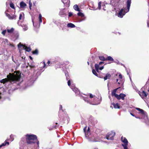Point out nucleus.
Listing matches in <instances>:
<instances>
[{
	"instance_id": "15",
	"label": "nucleus",
	"mask_w": 149,
	"mask_h": 149,
	"mask_svg": "<svg viewBox=\"0 0 149 149\" xmlns=\"http://www.w3.org/2000/svg\"><path fill=\"white\" fill-rule=\"evenodd\" d=\"M26 6V4L23 1L21 2L20 3V6L21 8H24Z\"/></svg>"
},
{
	"instance_id": "43",
	"label": "nucleus",
	"mask_w": 149,
	"mask_h": 149,
	"mask_svg": "<svg viewBox=\"0 0 149 149\" xmlns=\"http://www.w3.org/2000/svg\"><path fill=\"white\" fill-rule=\"evenodd\" d=\"M132 86L133 89H135L136 91H137L138 90L136 87L135 86H134L133 85H132Z\"/></svg>"
},
{
	"instance_id": "38",
	"label": "nucleus",
	"mask_w": 149,
	"mask_h": 149,
	"mask_svg": "<svg viewBox=\"0 0 149 149\" xmlns=\"http://www.w3.org/2000/svg\"><path fill=\"white\" fill-rule=\"evenodd\" d=\"M13 137H14V135L13 134H11L10 136V138L11 141H13L14 139Z\"/></svg>"
},
{
	"instance_id": "13",
	"label": "nucleus",
	"mask_w": 149,
	"mask_h": 149,
	"mask_svg": "<svg viewBox=\"0 0 149 149\" xmlns=\"http://www.w3.org/2000/svg\"><path fill=\"white\" fill-rule=\"evenodd\" d=\"M118 88H117L114 89L111 92V95L112 96H114L116 98H117V97L118 96V95L116 93V92Z\"/></svg>"
},
{
	"instance_id": "23",
	"label": "nucleus",
	"mask_w": 149,
	"mask_h": 149,
	"mask_svg": "<svg viewBox=\"0 0 149 149\" xmlns=\"http://www.w3.org/2000/svg\"><path fill=\"white\" fill-rule=\"evenodd\" d=\"M113 107H114L115 108V109H120V106H119V104L118 103H117L116 104H115L114 103H113L112 104Z\"/></svg>"
},
{
	"instance_id": "63",
	"label": "nucleus",
	"mask_w": 149,
	"mask_h": 149,
	"mask_svg": "<svg viewBox=\"0 0 149 149\" xmlns=\"http://www.w3.org/2000/svg\"><path fill=\"white\" fill-rule=\"evenodd\" d=\"M54 128H56V126H54Z\"/></svg>"
},
{
	"instance_id": "30",
	"label": "nucleus",
	"mask_w": 149,
	"mask_h": 149,
	"mask_svg": "<svg viewBox=\"0 0 149 149\" xmlns=\"http://www.w3.org/2000/svg\"><path fill=\"white\" fill-rule=\"evenodd\" d=\"M77 15L79 16H81V17H84V14L82 13H81V12H79L78 13H77Z\"/></svg>"
},
{
	"instance_id": "12",
	"label": "nucleus",
	"mask_w": 149,
	"mask_h": 149,
	"mask_svg": "<svg viewBox=\"0 0 149 149\" xmlns=\"http://www.w3.org/2000/svg\"><path fill=\"white\" fill-rule=\"evenodd\" d=\"M104 63L103 62H100L99 64H95V67L96 71L97 72H99L98 70L99 68V66L100 65H102Z\"/></svg>"
},
{
	"instance_id": "45",
	"label": "nucleus",
	"mask_w": 149,
	"mask_h": 149,
	"mask_svg": "<svg viewBox=\"0 0 149 149\" xmlns=\"http://www.w3.org/2000/svg\"><path fill=\"white\" fill-rule=\"evenodd\" d=\"M104 68V66H102L101 67H100L99 66V69L100 70H102Z\"/></svg>"
},
{
	"instance_id": "57",
	"label": "nucleus",
	"mask_w": 149,
	"mask_h": 149,
	"mask_svg": "<svg viewBox=\"0 0 149 149\" xmlns=\"http://www.w3.org/2000/svg\"><path fill=\"white\" fill-rule=\"evenodd\" d=\"M32 22H33V25L34 26H35V25H34V22H33V20H32Z\"/></svg>"
},
{
	"instance_id": "62",
	"label": "nucleus",
	"mask_w": 149,
	"mask_h": 149,
	"mask_svg": "<svg viewBox=\"0 0 149 149\" xmlns=\"http://www.w3.org/2000/svg\"><path fill=\"white\" fill-rule=\"evenodd\" d=\"M118 84H120V82H119L118 83Z\"/></svg>"
},
{
	"instance_id": "16",
	"label": "nucleus",
	"mask_w": 149,
	"mask_h": 149,
	"mask_svg": "<svg viewBox=\"0 0 149 149\" xmlns=\"http://www.w3.org/2000/svg\"><path fill=\"white\" fill-rule=\"evenodd\" d=\"M60 59H59L57 61L56 60H54L53 61H52L51 63H50V62L48 60L47 62V63L48 64V65H49V64L50 63L51 64L49 65H53L54 64L56 63L57 62H58V61H60Z\"/></svg>"
},
{
	"instance_id": "3",
	"label": "nucleus",
	"mask_w": 149,
	"mask_h": 149,
	"mask_svg": "<svg viewBox=\"0 0 149 149\" xmlns=\"http://www.w3.org/2000/svg\"><path fill=\"white\" fill-rule=\"evenodd\" d=\"M25 138L27 144L32 145L36 143L38 148L39 147V141L36 135L31 134H27L25 135Z\"/></svg>"
},
{
	"instance_id": "22",
	"label": "nucleus",
	"mask_w": 149,
	"mask_h": 149,
	"mask_svg": "<svg viewBox=\"0 0 149 149\" xmlns=\"http://www.w3.org/2000/svg\"><path fill=\"white\" fill-rule=\"evenodd\" d=\"M111 75L110 74L107 73L106 74V76L104 77V80H106L107 79H109L111 77Z\"/></svg>"
},
{
	"instance_id": "47",
	"label": "nucleus",
	"mask_w": 149,
	"mask_h": 149,
	"mask_svg": "<svg viewBox=\"0 0 149 149\" xmlns=\"http://www.w3.org/2000/svg\"><path fill=\"white\" fill-rule=\"evenodd\" d=\"M62 106L61 105H60V108H59L60 110H61L62 111H64V110L62 109Z\"/></svg>"
},
{
	"instance_id": "21",
	"label": "nucleus",
	"mask_w": 149,
	"mask_h": 149,
	"mask_svg": "<svg viewBox=\"0 0 149 149\" xmlns=\"http://www.w3.org/2000/svg\"><path fill=\"white\" fill-rule=\"evenodd\" d=\"M141 96V97H146L147 96V94L144 91H143L141 93V94H139Z\"/></svg>"
},
{
	"instance_id": "8",
	"label": "nucleus",
	"mask_w": 149,
	"mask_h": 149,
	"mask_svg": "<svg viewBox=\"0 0 149 149\" xmlns=\"http://www.w3.org/2000/svg\"><path fill=\"white\" fill-rule=\"evenodd\" d=\"M18 47L20 50V48L21 47H22L23 49H24L26 51L28 52H30L31 51V49L29 47H27L21 44L20 43H19L18 45Z\"/></svg>"
},
{
	"instance_id": "33",
	"label": "nucleus",
	"mask_w": 149,
	"mask_h": 149,
	"mask_svg": "<svg viewBox=\"0 0 149 149\" xmlns=\"http://www.w3.org/2000/svg\"><path fill=\"white\" fill-rule=\"evenodd\" d=\"M32 53L34 54H37L38 53V51L37 49L32 52Z\"/></svg>"
},
{
	"instance_id": "19",
	"label": "nucleus",
	"mask_w": 149,
	"mask_h": 149,
	"mask_svg": "<svg viewBox=\"0 0 149 149\" xmlns=\"http://www.w3.org/2000/svg\"><path fill=\"white\" fill-rule=\"evenodd\" d=\"M73 8L74 10L80 12V10L79 9L78 5L76 4L73 6Z\"/></svg>"
},
{
	"instance_id": "54",
	"label": "nucleus",
	"mask_w": 149,
	"mask_h": 149,
	"mask_svg": "<svg viewBox=\"0 0 149 149\" xmlns=\"http://www.w3.org/2000/svg\"><path fill=\"white\" fill-rule=\"evenodd\" d=\"M130 114L132 116H134V117H135L136 116H135L132 113H130Z\"/></svg>"
},
{
	"instance_id": "11",
	"label": "nucleus",
	"mask_w": 149,
	"mask_h": 149,
	"mask_svg": "<svg viewBox=\"0 0 149 149\" xmlns=\"http://www.w3.org/2000/svg\"><path fill=\"white\" fill-rule=\"evenodd\" d=\"M118 96L117 98L118 100H120L121 99L124 100L125 99V97L126 96L125 94L123 93H120L119 95H118Z\"/></svg>"
},
{
	"instance_id": "49",
	"label": "nucleus",
	"mask_w": 149,
	"mask_h": 149,
	"mask_svg": "<svg viewBox=\"0 0 149 149\" xmlns=\"http://www.w3.org/2000/svg\"><path fill=\"white\" fill-rule=\"evenodd\" d=\"M136 109L137 110H138V111H142V109L139 108H136Z\"/></svg>"
},
{
	"instance_id": "6",
	"label": "nucleus",
	"mask_w": 149,
	"mask_h": 149,
	"mask_svg": "<svg viewBox=\"0 0 149 149\" xmlns=\"http://www.w3.org/2000/svg\"><path fill=\"white\" fill-rule=\"evenodd\" d=\"M142 111H139L140 113H141V115L143 117V119H144V122L146 124H148L149 121L147 113L146 112H145L142 109Z\"/></svg>"
},
{
	"instance_id": "44",
	"label": "nucleus",
	"mask_w": 149,
	"mask_h": 149,
	"mask_svg": "<svg viewBox=\"0 0 149 149\" xmlns=\"http://www.w3.org/2000/svg\"><path fill=\"white\" fill-rule=\"evenodd\" d=\"M56 68H61V65H56Z\"/></svg>"
},
{
	"instance_id": "32",
	"label": "nucleus",
	"mask_w": 149,
	"mask_h": 149,
	"mask_svg": "<svg viewBox=\"0 0 149 149\" xmlns=\"http://www.w3.org/2000/svg\"><path fill=\"white\" fill-rule=\"evenodd\" d=\"M92 72L93 74L96 76H98V74L96 72V71L94 69L92 70Z\"/></svg>"
},
{
	"instance_id": "2",
	"label": "nucleus",
	"mask_w": 149,
	"mask_h": 149,
	"mask_svg": "<svg viewBox=\"0 0 149 149\" xmlns=\"http://www.w3.org/2000/svg\"><path fill=\"white\" fill-rule=\"evenodd\" d=\"M10 75L7 76V78L3 79L0 80V82L1 83H5L8 81L13 84L14 85H17L19 86L20 83V79L21 77L20 74L19 72H16L12 74L10 73Z\"/></svg>"
},
{
	"instance_id": "1",
	"label": "nucleus",
	"mask_w": 149,
	"mask_h": 149,
	"mask_svg": "<svg viewBox=\"0 0 149 149\" xmlns=\"http://www.w3.org/2000/svg\"><path fill=\"white\" fill-rule=\"evenodd\" d=\"M70 87L75 92L76 95H79L81 99H83L87 103L93 105H97L100 104V101L99 100L97 101L98 99L95 95H93L91 93H89L88 95L89 96V97H84L80 94L79 90L75 87L74 84H72Z\"/></svg>"
},
{
	"instance_id": "18",
	"label": "nucleus",
	"mask_w": 149,
	"mask_h": 149,
	"mask_svg": "<svg viewBox=\"0 0 149 149\" xmlns=\"http://www.w3.org/2000/svg\"><path fill=\"white\" fill-rule=\"evenodd\" d=\"M21 26L22 27L23 30L24 31H26L28 29V27L26 25L22 24Z\"/></svg>"
},
{
	"instance_id": "20",
	"label": "nucleus",
	"mask_w": 149,
	"mask_h": 149,
	"mask_svg": "<svg viewBox=\"0 0 149 149\" xmlns=\"http://www.w3.org/2000/svg\"><path fill=\"white\" fill-rule=\"evenodd\" d=\"M67 26L68 27L71 28H74L75 27V25L72 23H69L68 24H67Z\"/></svg>"
},
{
	"instance_id": "42",
	"label": "nucleus",
	"mask_w": 149,
	"mask_h": 149,
	"mask_svg": "<svg viewBox=\"0 0 149 149\" xmlns=\"http://www.w3.org/2000/svg\"><path fill=\"white\" fill-rule=\"evenodd\" d=\"M72 15V13L71 12H69L68 13V16L69 17H71Z\"/></svg>"
},
{
	"instance_id": "51",
	"label": "nucleus",
	"mask_w": 149,
	"mask_h": 149,
	"mask_svg": "<svg viewBox=\"0 0 149 149\" xmlns=\"http://www.w3.org/2000/svg\"><path fill=\"white\" fill-rule=\"evenodd\" d=\"M119 78L120 79H122V76L121 74H120L119 75Z\"/></svg>"
},
{
	"instance_id": "60",
	"label": "nucleus",
	"mask_w": 149,
	"mask_h": 149,
	"mask_svg": "<svg viewBox=\"0 0 149 149\" xmlns=\"http://www.w3.org/2000/svg\"><path fill=\"white\" fill-rule=\"evenodd\" d=\"M87 63H88V65L89 64V62H88H88H87Z\"/></svg>"
},
{
	"instance_id": "58",
	"label": "nucleus",
	"mask_w": 149,
	"mask_h": 149,
	"mask_svg": "<svg viewBox=\"0 0 149 149\" xmlns=\"http://www.w3.org/2000/svg\"><path fill=\"white\" fill-rule=\"evenodd\" d=\"M94 149H98L97 148L95 147L94 148Z\"/></svg>"
},
{
	"instance_id": "40",
	"label": "nucleus",
	"mask_w": 149,
	"mask_h": 149,
	"mask_svg": "<svg viewBox=\"0 0 149 149\" xmlns=\"http://www.w3.org/2000/svg\"><path fill=\"white\" fill-rule=\"evenodd\" d=\"M6 32V30L3 31L2 32V34L4 35Z\"/></svg>"
},
{
	"instance_id": "37",
	"label": "nucleus",
	"mask_w": 149,
	"mask_h": 149,
	"mask_svg": "<svg viewBox=\"0 0 149 149\" xmlns=\"http://www.w3.org/2000/svg\"><path fill=\"white\" fill-rule=\"evenodd\" d=\"M101 2H100L98 3V7L97 8L99 9H100L101 8Z\"/></svg>"
},
{
	"instance_id": "10",
	"label": "nucleus",
	"mask_w": 149,
	"mask_h": 149,
	"mask_svg": "<svg viewBox=\"0 0 149 149\" xmlns=\"http://www.w3.org/2000/svg\"><path fill=\"white\" fill-rule=\"evenodd\" d=\"M121 139L122 141L124 143V144H122V146H123V145H125L127 146L128 145V141L126 138L125 137H122Z\"/></svg>"
},
{
	"instance_id": "64",
	"label": "nucleus",
	"mask_w": 149,
	"mask_h": 149,
	"mask_svg": "<svg viewBox=\"0 0 149 149\" xmlns=\"http://www.w3.org/2000/svg\"><path fill=\"white\" fill-rule=\"evenodd\" d=\"M12 60H13V61H14L13 60H14V59H13V57H12Z\"/></svg>"
},
{
	"instance_id": "7",
	"label": "nucleus",
	"mask_w": 149,
	"mask_h": 149,
	"mask_svg": "<svg viewBox=\"0 0 149 149\" xmlns=\"http://www.w3.org/2000/svg\"><path fill=\"white\" fill-rule=\"evenodd\" d=\"M115 135V132L111 131L107 134L106 136V138L108 140H112L113 139Z\"/></svg>"
},
{
	"instance_id": "53",
	"label": "nucleus",
	"mask_w": 149,
	"mask_h": 149,
	"mask_svg": "<svg viewBox=\"0 0 149 149\" xmlns=\"http://www.w3.org/2000/svg\"><path fill=\"white\" fill-rule=\"evenodd\" d=\"M66 119H67V122H68V120H69V117L68 116H67V117H66Z\"/></svg>"
},
{
	"instance_id": "52",
	"label": "nucleus",
	"mask_w": 149,
	"mask_h": 149,
	"mask_svg": "<svg viewBox=\"0 0 149 149\" xmlns=\"http://www.w3.org/2000/svg\"><path fill=\"white\" fill-rule=\"evenodd\" d=\"M125 69H126V72H127V74L129 75V72H128V70H127V68H125Z\"/></svg>"
},
{
	"instance_id": "39",
	"label": "nucleus",
	"mask_w": 149,
	"mask_h": 149,
	"mask_svg": "<svg viewBox=\"0 0 149 149\" xmlns=\"http://www.w3.org/2000/svg\"><path fill=\"white\" fill-rule=\"evenodd\" d=\"M41 63L43 64V68H44L45 67L46 65L45 64V62L44 61H43L42 63L41 62Z\"/></svg>"
},
{
	"instance_id": "9",
	"label": "nucleus",
	"mask_w": 149,
	"mask_h": 149,
	"mask_svg": "<svg viewBox=\"0 0 149 149\" xmlns=\"http://www.w3.org/2000/svg\"><path fill=\"white\" fill-rule=\"evenodd\" d=\"M68 12L64 9H62L59 13V15L61 17H64L67 15Z\"/></svg>"
},
{
	"instance_id": "14",
	"label": "nucleus",
	"mask_w": 149,
	"mask_h": 149,
	"mask_svg": "<svg viewBox=\"0 0 149 149\" xmlns=\"http://www.w3.org/2000/svg\"><path fill=\"white\" fill-rule=\"evenodd\" d=\"M34 79L33 78L31 77L28 81V86H30L32 85L34 83Z\"/></svg>"
},
{
	"instance_id": "41",
	"label": "nucleus",
	"mask_w": 149,
	"mask_h": 149,
	"mask_svg": "<svg viewBox=\"0 0 149 149\" xmlns=\"http://www.w3.org/2000/svg\"><path fill=\"white\" fill-rule=\"evenodd\" d=\"M41 71H38V72H37L36 74V75H40L41 74Z\"/></svg>"
},
{
	"instance_id": "55",
	"label": "nucleus",
	"mask_w": 149,
	"mask_h": 149,
	"mask_svg": "<svg viewBox=\"0 0 149 149\" xmlns=\"http://www.w3.org/2000/svg\"><path fill=\"white\" fill-rule=\"evenodd\" d=\"M29 58L31 60H32L33 58H32V57L31 56H29Z\"/></svg>"
},
{
	"instance_id": "56",
	"label": "nucleus",
	"mask_w": 149,
	"mask_h": 149,
	"mask_svg": "<svg viewBox=\"0 0 149 149\" xmlns=\"http://www.w3.org/2000/svg\"><path fill=\"white\" fill-rule=\"evenodd\" d=\"M32 4V3L31 2V0H29V4Z\"/></svg>"
},
{
	"instance_id": "24",
	"label": "nucleus",
	"mask_w": 149,
	"mask_h": 149,
	"mask_svg": "<svg viewBox=\"0 0 149 149\" xmlns=\"http://www.w3.org/2000/svg\"><path fill=\"white\" fill-rule=\"evenodd\" d=\"M9 142L6 141H5L4 143H2L1 145H0V146H1V147L2 146H6V144L9 145Z\"/></svg>"
},
{
	"instance_id": "50",
	"label": "nucleus",
	"mask_w": 149,
	"mask_h": 149,
	"mask_svg": "<svg viewBox=\"0 0 149 149\" xmlns=\"http://www.w3.org/2000/svg\"><path fill=\"white\" fill-rule=\"evenodd\" d=\"M32 6V4H29V8L30 10L31 9V7Z\"/></svg>"
},
{
	"instance_id": "5",
	"label": "nucleus",
	"mask_w": 149,
	"mask_h": 149,
	"mask_svg": "<svg viewBox=\"0 0 149 149\" xmlns=\"http://www.w3.org/2000/svg\"><path fill=\"white\" fill-rule=\"evenodd\" d=\"M87 126L85 127L83 129L84 132L85 133V137L88 139V141L90 142H96L95 137L94 135L91 134L90 128L88 127L87 130L86 131Z\"/></svg>"
},
{
	"instance_id": "29",
	"label": "nucleus",
	"mask_w": 149,
	"mask_h": 149,
	"mask_svg": "<svg viewBox=\"0 0 149 149\" xmlns=\"http://www.w3.org/2000/svg\"><path fill=\"white\" fill-rule=\"evenodd\" d=\"M66 78L67 80H68V85L69 86H70L71 85V81H70V80L69 79V78L68 77H66Z\"/></svg>"
},
{
	"instance_id": "59",
	"label": "nucleus",
	"mask_w": 149,
	"mask_h": 149,
	"mask_svg": "<svg viewBox=\"0 0 149 149\" xmlns=\"http://www.w3.org/2000/svg\"><path fill=\"white\" fill-rule=\"evenodd\" d=\"M11 45V46H12L13 47H14V45H12V44H11V45Z\"/></svg>"
},
{
	"instance_id": "27",
	"label": "nucleus",
	"mask_w": 149,
	"mask_h": 149,
	"mask_svg": "<svg viewBox=\"0 0 149 149\" xmlns=\"http://www.w3.org/2000/svg\"><path fill=\"white\" fill-rule=\"evenodd\" d=\"M99 59L101 61H106V58H105L104 56H99Z\"/></svg>"
},
{
	"instance_id": "61",
	"label": "nucleus",
	"mask_w": 149,
	"mask_h": 149,
	"mask_svg": "<svg viewBox=\"0 0 149 149\" xmlns=\"http://www.w3.org/2000/svg\"><path fill=\"white\" fill-rule=\"evenodd\" d=\"M118 79H116V81L117 82L118 81Z\"/></svg>"
},
{
	"instance_id": "31",
	"label": "nucleus",
	"mask_w": 149,
	"mask_h": 149,
	"mask_svg": "<svg viewBox=\"0 0 149 149\" xmlns=\"http://www.w3.org/2000/svg\"><path fill=\"white\" fill-rule=\"evenodd\" d=\"M14 30L13 28H11L10 29H7V31L8 33H11Z\"/></svg>"
},
{
	"instance_id": "4",
	"label": "nucleus",
	"mask_w": 149,
	"mask_h": 149,
	"mask_svg": "<svg viewBox=\"0 0 149 149\" xmlns=\"http://www.w3.org/2000/svg\"><path fill=\"white\" fill-rule=\"evenodd\" d=\"M131 0H127V9L126 8H124L121 9L117 14L118 16L120 18H122L125 14L129 11Z\"/></svg>"
},
{
	"instance_id": "46",
	"label": "nucleus",
	"mask_w": 149,
	"mask_h": 149,
	"mask_svg": "<svg viewBox=\"0 0 149 149\" xmlns=\"http://www.w3.org/2000/svg\"><path fill=\"white\" fill-rule=\"evenodd\" d=\"M123 147L124 149H128L127 146L123 145Z\"/></svg>"
},
{
	"instance_id": "28",
	"label": "nucleus",
	"mask_w": 149,
	"mask_h": 149,
	"mask_svg": "<svg viewBox=\"0 0 149 149\" xmlns=\"http://www.w3.org/2000/svg\"><path fill=\"white\" fill-rule=\"evenodd\" d=\"M42 16L41 14H40L39 16V21L40 23L42 22Z\"/></svg>"
},
{
	"instance_id": "25",
	"label": "nucleus",
	"mask_w": 149,
	"mask_h": 149,
	"mask_svg": "<svg viewBox=\"0 0 149 149\" xmlns=\"http://www.w3.org/2000/svg\"><path fill=\"white\" fill-rule=\"evenodd\" d=\"M114 62L116 63L117 64L120 65H121L123 66L125 68H126V67L125 66L124 64L122 63H120L118 60L114 61Z\"/></svg>"
},
{
	"instance_id": "26",
	"label": "nucleus",
	"mask_w": 149,
	"mask_h": 149,
	"mask_svg": "<svg viewBox=\"0 0 149 149\" xmlns=\"http://www.w3.org/2000/svg\"><path fill=\"white\" fill-rule=\"evenodd\" d=\"M106 61H113V59L111 56H108L106 58Z\"/></svg>"
},
{
	"instance_id": "34",
	"label": "nucleus",
	"mask_w": 149,
	"mask_h": 149,
	"mask_svg": "<svg viewBox=\"0 0 149 149\" xmlns=\"http://www.w3.org/2000/svg\"><path fill=\"white\" fill-rule=\"evenodd\" d=\"M135 117L137 118L143 119V116L141 115L140 116H136Z\"/></svg>"
},
{
	"instance_id": "36",
	"label": "nucleus",
	"mask_w": 149,
	"mask_h": 149,
	"mask_svg": "<svg viewBox=\"0 0 149 149\" xmlns=\"http://www.w3.org/2000/svg\"><path fill=\"white\" fill-rule=\"evenodd\" d=\"M62 1L64 4L67 3L68 1L70 2V0H62Z\"/></svg>"
},
{
	"instance_id": "48",
	"label": "nucleus",
	"mask_w": 149,
	"mask_h": 149,
	"mask_svg": "<svg viewBox=\"0 0 149 149\" xmlns=\"http://www.w3.org/2000/svg\"><path fill=\"white\" fill-rule=\"evenodd\" d=\"M22 14H20L19 15V20H20L21 19L22 17Z\"/></svg>"
},
{
	"instance_id": "35",
	"label": "nucleus",
	"mask_w": 149,
	"mask_h": 149,
	"mask_svg": "<svg viewBox=\"0 0 149 149\" xmlns=\"http://www.w3.org/2000/svg\"><path fill=\"white\" fill-rule=\"evenodd\" d=\"M10 6L11 8L13 9L15 8V7L13 4L12 3H10Z\"/></svg>"
},
{
	"instance_id": "17",
	"label": "nucleus",
	"mask_w": 149,
	"mask_h": 149,
	"mask_svg": "<svg viewBox=\"0 0 149 149\" xmlns=\"http://www.w3.org/2000/svg\"><path fill=\"white\" fill-rule=\"evenodd\" d=\"M6 15L10 19H15L16 18V16L15 15L11 16L8 13L6 14Z\"/></svg>"
}]
</instances>
